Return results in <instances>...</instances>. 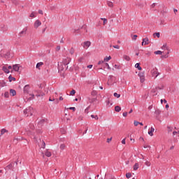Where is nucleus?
I'll return each mask as SVG.
<instances>
[{
    "label": "nucleus",
    "mask_w": 179,
    "mask_h": 179,
    "mask_svg": "<svg viewBox=\"0 0 179 179\" xmlns=\"http://www.w3.org/2000/svg\"><path fill=\"white\" fill-rule=\"evenodd\" d=\"M24 114L27 117H29V115L30 116L33 115V108L29 107V108H26L25 110H24Z\"/></svg>",
    "instance_id": "obj_1"
},
{
    "label": "nucleus",
    "mask_w": 179,
    "mask_h": 179,
    "mask_svg": "<svg viewBox=\"0 0 179 179\" xmlns=\"http://www.w3.org/2000/svg\"><path fill=\"white\" fill-rule=\"evenodd\" d=\"M34 126L33 124H31V127L27 130L28 135H34V132H32V131H34Z\"/></svg>",
    "instance_id": "obj_2"
},
{
    "label": "nucleus",
    "mask_w": 179,
    "mask_h": 179,
    "mask_svg": "<svg viewBox=\"0 0 179 179\" xmlns=\"http://www.w3.org/2000/svg\"><path fill=\"white\" fill-rule=\"evenodd\" d=\"M151 74L152 76H155V78H157L158 75H160V73H159V71H157V69H153L152 70H151Z\"/></svg>",
    "instance_id": "obj_3"
},
{
    "label": "nucleus",
    "mask_w": 179,
    "mask_h": 179,
    "mask_svg": "<svg viewBox=\"0 0 179 179\" xmlns=\"http://www.w3.org/2000/svg\"><path fill=\"white\" fill-rule=\"evenodd\" d=\"M71 62V58L66 57L63 59L62 64H64V68H66V65H68Z\"/></svg>",
    "instance_id": "obj_4"
},
{
    "label": "nucleus",
    "mask_w": 179,
    "mask_h": 179,
    "mask_svg": "<svg viewBox=\"0 0 179 179\" xmlns=\"http://www.w3.org/2000/svg\"><path fill=\"white\" fill-rule=\"evenodd\" d=\"M58 69L59 71H64V69H68V66H64V63H61L60 64H58Z\"/></svg>",
    "instance_id": "obj_5"
},
{
    "label": "nucleus",
    "mask_w": 179,
    "mask_h": 179,
    "mask_svg": "<svg viewBox=\"0 0 179 179\" xmlns=\"http://www.w3.org/2000/svg\"><path fill=\"white\" fill-rule=\"evenodd\" d=\"M13 166H15V163L11 162L10 164L5 167V170H12V169H13Z\"/></svg>",
    "instance_id": "obj_6"
},
{
    "label": "nucleus",
    "mask_w": 179,
    "mask_h": 179,
    "mask_svg": "<svg viewBox=\"0 0 179 179\" xmlns=\"http://www.w3.org/2000/svg\"><path fill=\"white\" fill-rule=\"evenodd\" d=\"M30 89V86L27 85L24 87V94H29V90Z\"/></svg>",
    "instance_id": "obj_7"
},
{
    "label": "nucleus",
    "mask_w": 179,
    "mask_h": 179,
    "mask_svg": "<svg viewBox=\"0 0 179 179\" xmlns=\"http://www.w3.org/2000/svg\"><path fill=\"white\" fill-rule=\"evenodd\" d=\"M39 26H41V22L40 20H37L34 22V27L35 29H38Z\"/></svg>",
    "instance_id": "obj_8"
},
{
    "label": "nucleus",
    "mask_w": 179,
    "mask_h": 179,
    "mask_svg": "<svg viewBox=\"0 0 179 179\" xmlns=\"http://www.w3.org/2000/svg\"><path fill=\"white\" fill-rule=\"evenodd\" d=\"M92 44L90 41H85L83 43V48H89V46Z\"/></svg>",
    "instance_id": "obj_9"
},
{
    "label": "nucleus",
    "mask_w": 179,
    "mask_h": 179,
    "mask_svg": "<svg viewBox=\"0 0 179 179\" xmlns=\"http://www.w3.org/2000/svg\"><path fill=\"white\" fill-rule=\"evenodd\" d=\"M20 66L19 64H15L13 66V69L15 71V72H19V69H20Z\"/></svg>",
    "instance_id": "obj_10"
},
{
    "label": "nucleus",
    "mask_w": 179,
    "mask_h": 179,
    "mask_svg": "<svg viewBox=\"0 0 179 179\" xmlns=\"http://www.w3.org/2000/svg\"><path fill=\"white\" fill-rule=\"evenodd\" d=\"M154 132H155V128L151 127L150 130L148 131V135H150V136H153V133Z\"/></svg>",
    "instance_id": "obj_11"
},
{
    "label": "nucleus",
    "mask_w": 179,
    "mask_h": 179,
    "mask_svg": "<svg viewBox=\"0 0 179 179\" xmlns=\"http://www.w3.org/2000/svg\"><path fill=\"white\" fill-rule=\"evenodd\" d=\"M26 31H27V28H24L23 30L20 32V37H22L23 34H26Z\"/></svg>",
    "instance_id": "obj_12"
},
{
    "label": "nucleus",
    "mask_w": 179,
    "mask_h": 179,
    "mask_svg": "<svg viewBox=\"0 0 179 179\" xmlns=\"http://www.w3.org/2000/svg\"><path fill=\"white\" fill-rule=\"evenodd\" d=\"M47 121H48V120L47 119H42L38 122V125L42 126L43 124H44V122H47Z\"/></svg>",
    "instance_id": "obj_13"
},
{
    "label": "nucleus",
    "mask_w": 179,
    "mask_h": 179,
    "mask_svg": "<svg viewBox=\"0 0 179 179\" xmlns=\"http://www.w3.org/2000/svg\"><path fill=\"white\" fill-rule=\"evenodd\" d=\"M143 41L144 43V45H148L149 44V38H143Z\"/></svg>",
    "instance_id": "obj_14"
},
{
    "label": "nucleus",
    "mask_w": 179,
    "mask_h": 179,
    "mask_svg": "<svg viewBox=\"0 0 179 179\" xmlns=\"http://www.w3.org/2000/svg\"><path fill=\"white\" fill-rule=\"evenodd\" d=\"M108 68V69H111V67H110V65H108V63H104L103 66L101 67V69H103V68Z\"/></svg>",
    "instance_id": "obj_15"
},
{
    "label": "nucleus",
    "mask_w": 179,
    "mask_h": 179,
    "mask_svg": "<svg viewBox=\"0 0 179 179\" xmlns=\"http://www.w3.org/2000/svg\"><path fill=\"white\" fill-rule=\"evenodd\" d=\"M2 70L3 71V72H5V73H9L10 72L9 69L6 66H3Z\"/></svg>",
    "instance_id": "obj_16"
},
{
    "label": "nucleus",
    "mask_w": 179,
    "mask_h": 179,
    "mask_svg": "<svg viewBox=\"0 0 179 179\" xmlns=\"http://www.w3.org/2000/svg\"><path fill=\"white\" fill-rule=\"evenodd\" d=\"M135 68L138 69V71H142V67H141V63H136L135 64Z\"/></svg>",
    "instance_id": "obj_17"
},
{
    "label": "nucleus",
    "mask_w": 179,
    "mask_h": 179,
    "mask_svg": "<svg viewBox=\"0 0 179 179\" xmlns=\"http://www.w3.org/2000/svg\"><path fill=\"white\" fill-rule=\"evenodd\" d=\"M10 96H16V90H10Z\"/></svg>",
    "instance_id": "obj_18"
},
{
    "label": "nucleus",
    "mask_w": 179,
    "mask_h": 179,
    "mask_svg": "<svg viewBox=\"0 0 179 179\" xmlns=\"http://www.w3.org/2000/svg\"><path fill=\"white\" fill-rule=\"evenodd\" d=\"M29 96H30L27 98V100H34V97L36 96L34 94H29Z\"/></svg>",
    "instance_id": "obj_19"
},
{
    "label": "nucleus",
    "mask_w": 179,
    "mask_h": 179,
    "mask_svg": "<svg viewBox=\"0 0 179 179\" xmlns=\"http://www.w3.org/2000/svg\"><path fill=\"white\" fill-rule=\"evenodd\" d=\"M97 100V98H88V101H90V103H94V101H96Z\"/></svg>",
    "instance_id": "obj_20"
},
{
    "label": "nucleus",
    "mask_w": 179,
    "mask_h": 179,
    "mask_svg": "<svg viewBox=\"0 0 179 179\" xmlns=\"http://www.w3.org/2000/svg\"><path fill=\"white\" fill-rule=\"evenodd\" d=\"M155 114L156 117H158L160 114H162V111L159 109L155 110Z\"/></svg>",
    "instance_id": "obj_21"
},
{
    "label": "nucleus",
    "mask_w": 179,
    "mask_h": 179,
    "mask_svg": "<svg viewBox=\"0 0 179 179\" xmlns=\"http://www.w3.org/2000/svg\"><path fill=\"white\" fill-rule=\"evenodd\" d=\"M43 65H44V63H43V62H38V63H37L36 64V69H40V66H43Z\"/></svg>",
    "instance_id": "obj_22"
},
{
    "label": "nucleus",
    "mask_w": 179,
    "mask_h": 179,
    "mask_svg": "<svg viewBox=\"0 0 179 179\" xmlns=\"http://www.w3.org/2000/svg\"><path fill=\"white\" fill-rule=\"evenodd\" d=\"M138 169H139V164L136 163V164H134V170L135 171H136V170H138Z\"/></svg>",
    "instance_id": "obj_23"
},
{
    "label": "nucleus",
    "mask_w": 179,
    "mask_h": 179,
    "mask_svg": "<svg viewBox=\"0 0 179 179\" xmlns=\"http://www.w3.org/2000/svg\"><path fill=\"white\" fill-rule=\"evenodd\" d=\"M8 80H9V82H12V80L15 82V80H16V78L15 77H12V75H10L8 77Z\"/></svg>",
    "instance_id": "obj_24"
},
{
    "label": "nucleus",
    "mask_w": 179,
    "mask_h": 179,
    "mask_svg": "<svg viewBox=\"0 0 179 179\" xmlns=\"http://www.w3.org/2000/svg\"><path fill=\"white\" fill-rule=\"evenodd\" d=\"M157 37V38H160V32H155L153 34V37Z\"/></svg>",
    "instance_id": "obj_25"
},
{
    "label": "nucleus",
    "mask_w": 179,
    "mask_h": 179,
    "mask_svg": "<svg viewBox=\"0 0 179 179\" xmlns=\"http://www.w3.org/2000/svg\"><path fill=\"white\" fill-rule=\"evenodd\" d=\"M114 78H115V77H114L113 76H109V77H108L109 83H111V82H113V80H114Z\"/></svg>",
    "instance_id": "obj_26"
},
{
    "label": "nucleus",
    "mask_w": 179,
    "mask_h": 179,
    "mask_svg": "<svg viewBox=\"0 0 179 179\" xmlns=\"http://www.w3.org/2000/svg\"><path fill=\"white\" fill-rule=\"evenodd\" d=\"M6 132H8V130H6V129H2L1 130L0 136H2V135H3L4 134H6Z\"/></svg>",
    "instance_id": "obj_27"
},
{
    "label": "nucleus",
    "mask_w": 179,
    "mask_h": 179,
    "mask_svg": "<svg viewBox=\"0 0 179 179\" xmlns=\"http://www.w3.org/2000/svg\"><path fill=\"white\" fill-rule=\"evenodd\" d=\"M115 111H116V113H120V111H121V108L118 106H115Z\"/></svg>",
    "instance_id": "obj_28"
},
{
    "label": "nucleus",
    "mask_w": 179,
    "mask_h": 179,
    "mask_svg": "<svg viewBox=\"0 0 179 179\" xmlns=\"http://www.w3.org/2000/svg\"><path fill=\"white\" fill-rule=\"evenodd\" d=\"M123 59H125L126 61H131V57L128 55H124Z\"/></svg>",
    "instance_id": "obj_29"
},
{
    "label": "nucleus",
    "mask_w": 179,
    "mask_h": 179,
    "mask_svg": "<svg viewBox=\"0 0 179 179\" xmlns=\"http://www.w3.org/2000/svg\"><path fill=\"white\" fill-rule=\"evenodd\" d=\"M45 94H44V92H41V94H36L35 96L36 97H43V96H45Z\"/></svg>",
    "instance_id": "obj_30"
},
{
    "label": "nucleus",
    "mask_w": 179,
    "mask_h": 179,
    "mask_svg": "<svg viewBox=\"0 0 179 179\" xmlns=\"http://www.w3.org/2000/svg\"><path fill=\"white\" fill-rule=\"evenodd\" d=\"M107 5L109 6V8H113V6H114V4L112 1H107Z\"/></svg>",
    "instance_id": "obj_31"
},
{
    "label": "nucleus",
    "mask_w": 179,
    "mask_h": 179,
    "mask_svg": "<svg viewBox=\"0 0 179 179\" xmlns=\"http://www.w3.org/2000/svg\"><path fill=\"white\" fill-rule=\"evenodd\" d=\"M6 85V83L3 80H0V86L1 87H3Z\"/></svg>",
    "instance_id": "obj_32"
},
{
    "label": "nucleus",
    "mask_w": 179,
    "mask_h": 179,
    "mask_svg": "<svg viewBox=\"0 0 179 179\" xmlns=\"http://www.w3.org/2000/svg\"><path fill=\"white\" fill-rule=\"evenodd\" d=\"M45 155L47 156V157H51V152L47 150L45 152Z\"/></svg>",
    "instance_id": "obj_33"
},
{
    "label": "nucleus",
    "mask_w": 179,
    "mask_h": 179,
    "mask_svg": "<svg viewBox=\"0 0 179 179\" xmlns=\"http://www.w3.org/2000/svg\"><path fill=\"white\" fill-rule=\"evenodd\" d=\"M154 54H155L156 55H162V54H163V52L160 51V50H157L154 52Z\"/></svg>",
    "instance_id": "obj_34"
},
{
    "label": "nucleus",
    "mask_w": 179,
    "mask_h": 179,
    "mask_svg": "<svg viewBox=\"0 0 179 179\" xmlns=\"http://www.w3.org/2000/svg\"><path fill=\"white\" fill-rule=\"evenodd\" d=\"M0 31H6V27L5 26H0Z\"/></svg>",
    "instance_id": "obj_35"
},
{
    "label": "nucleus",
    "mask_w": 179,
    "mask_h": 179,
    "mask_svg": "<svg viewBox=\"0 0 179 179\" xmlns=\"http://www.w3.org/2000/svg\"><path fill=\"white\" fill-rule=\"evenodd\" d=\"M113 96H114V97H116L117 99H120V97H121V94H117V92H115L113 94Z\"/></svg>",
    "instance_id": "obj_36"
},
{
    "label": "nucleus",
    "mask_w": 179,
    "mask_h": 179,
    "mask_svg": "<svg viewBox=\"0 0 179 179\" xmlns=\"http://www.w3.org/2000/svg\"><path fill=\"white\" fill-rule=\"evenodd\" d=\"M92 96H97V91L93 90L91 92Z\"/></svg>",
    "instance_id": "obj_37"
},
{
    "label": "nucleus",
    "mask_w": 179,
    "mask_h": 179,
    "mask_svg": "<svg viewBox=\"0 0 179 179\" xmlns=\"http://www.w3.org/2000/svg\"><path fill=\"white\" fill-rule=\"evenodd\" d=\"M110 59H111V56H109L108 57H105L103 61H104V62H108V61H110Z\"/></svg>",
    "instance_id": "obj_38"
},
{
    "label": "nucleus",
    "mask_w": 179,
    "mask_h": 179,
    "mask_svg": "<svg viewBox=\"0 0 179 179\" xmlns=\"http://www.w3.org/2000/svg\"><path fill=\"white\" fill-rule=\"evenodd\" d=\"M104 60H101L98 62V65H101V66H104Z\"/></svg>",
    "instance_id": "obj_39"
},
{
    "label": "nucleus",
    "mask_w": 179,
    "mask_h": 179,
    "mask_svg": "<svg viewBox=\"0 0 179 179\" xmlns=\"http://www.w3.org/2000/svg\"><path fill=\"white\" fill-rule=\"evenodd\" d=\"M126 177L127 178H131V177H132V173H126Z\"/></svg>",
    "instance_id": "obj_40"
},
{
    "label": "nucleus",
    "mask_w": 179,
    "mask_h": 179,
    "mask_svg": "<svg viewBox=\"0 0 179 179\" xmlns=\"http://www.w3.org/2000/svg\"><path fill=\"white\" fill-rule=\"evenodd\" d=\"M92 118H94L95 120H99V116L97 115H91Z\"/></svg>",
    "instance_id": "obj_41"
},
{
    "label": "nucleus",
    "mask_w": 179,
    "mask_h": 179,
    "mask_svg": "<svg viewBox=\"0 0 179 179\" xmlns=\"http://www.w3.org/2000/svg\"><path fill=\"white\" fill-rule=\"evenodd\" d=\"M138 76L139 78H143L145 76L143 72H140L138 73Z\"/></svg>",
    "instance_id": "obj_42"
},
{
    "label": "nucleus",
    "mask_w": 179,
    "mask_h": 179,
    "mask_svg": "<svg viewBox=\"0 0 179 179\" xmlns=\"http://www.w3.org/2000/svg\"><path fill=\"white\" fill-rule=\"evenodd\" d=\"M168 129V134H170V132H173V127H167Z\"/></svg>",
    "instance_id": "obj_43"
},
{
    "label": "nucleus",
    "mask_w": 179,
    "mask_h": 179,
    "mask_svg": "<svg viewBox=\"0 0 179 179\" xmlns=\"http://www.w3.org/2000/svg\"><path fill=\"white\" fill-rule=\"evenodd\" d=\"M4 97H6V99H8V97H9V92H6L4 93Z\"/></svg>",
    "instance_id": "obj_44"
},
{
    "label": "nucleus",
    "mask_w": 179,
    "mask_h": 179,
    "mask_svg": "<svg viewBox=\"0 0 179 179\" xmlns=\"http://www.w3.org/2000/svg\"><path fill=\"white\" fill-rule=\"evenodd\" d=\"M140 81H141V83H143V82H145V76L140 77Z\"/></svg>",
    "instance_id": "obj_45"
},
{
    "label": "nucleus",
    "mask_w": 179,
    "mask_h": 179,
    "mask_svg": "<svg viewBox=\"0 0 179 179\" xmlns=\"http://www.w3.org/2000/svg\"><path fill=\"white\" fill-rule=\"evenodd\" d=\"M65 148H66L65 144H62V145H60V149H61L62 150H64V149H65Z\"/></svg>",
    "instance_id": "obj_46"
},
{
    "label": "nucleus",
    "mask_w": 179,
    "mask_h": 179,
    "mask_svg": "<svg viewBox=\"0 0 179 179\" xmlns=\"http://www.w3.org/2000/svg\"><path fill=\"white\" fill-rule=\"evenodd\" d=\"M41 148L43 149H45V142H44V141H43L42 142Z\"/></svg>",
    "instance_id": "obj_47"
},
{
    "label": "nucleus",
    "mask_w": 179,
    "mask_h": 179,
    "mask_svg": "<svg viewBox=\"0 0 179 179\" xmlns=\"http://www.w3.org/2000/svg\"><path fill=\"white\" fill-rule=\"evenodd\" d=\"M75 93H76V91H75V90H73L71 91L70 94H71V96H73L75 94Z\"/></svg>",
    "instance_id": "obj_48"
},
{
    "label": "nucleus",
    "mask_w": 179,
    "mask_h": 179,
    "mask_svg": "<svg viewBox=\"0 0 179 179\" xmlns=\"http://www.w3.org/2000/svg\"><path fill=\"white\" fill-rule=\"evenodd\" d=\"M145 164V166H148V167H150V162L146 161Z\"/></svg>",
    "instance_id": "obj_49"
},
{
    "label": "nucleus",
    "mask_w": 179,
    "mask_h": 179,
    "mask_svg": "<svg viewBox=\"0 0 179 179\" xmlns=\"http://www.w3.org/2000/svg\"><path fill=\"white\" fill-rule=\"evenodd\" d=\"M134 125L135 127H138V125H139V122L135 120V121L134 122Z\"/></svg>",
    "instance_id": "obj_50"
},
{
    "label": "nucleus",
    "mask_w": 179,
    "mask_h": 179,
    "mask_svg": "<svg viewBox=\"0 0 179 179\" xmlns=\"http://www.w3.org/2000/svg\"><path fill=\"white\" fill-rule=\"evenodd\" d=\"M89 110H90V106H88V107L85 110V112L87 113V114H89Z\"/></svg>",
    "instance_id": "obj_51"
},
{
    "label": "nucleus",
    "mask_w": 179,
    "mask_h": 179,
    "mask_svg": "<svg viewBox=\"0 0 179 179\" xmlns=\"http://www.w3.org/2000/svg\"><path fill=\"white\" fill-rule=\"evenodd\" d=\"M101 20H103V24H107V19L101 18Z\"/></svg>",
    "instance_id": "obj_52"
},
{
    "label": "nucleus",
    "mask_w": 179,
    "mask_h": 179,
    "mask_svg": "<svg viewBox=\"0 0 179 179\" xmlns=\"http://www.w3.org/2000/svg\"><path fill=\"white\" fill-rule=\"evenodd\" d=\"M70 54H71V55H73V52H75V50H73V48H71L69 51Z\"/></svg>",
    "instance_id": "obj_53"
},
{
    "label": "nucleus",
    "mask_w": 179,
    "mask_h": 179,
    "mask_svg": "<svg viewBox=\"0 0 179 179\" xmlns=\"http://www.w3.org/2000/svg\"><path fill=\"white\" fill-rule=\"evenodd\" d=\"M61 133H62L63 135H64V134H66V131L65 129H61Z\"/></svg>",
    "instance_id": "obj_54"
},
{
    "label": "nucleus",
    "mask_w": 179,
    "mask_h": 179,
    "mask_svg": "<svg viewBox=\"0 0 179 179\" xmlns=\"http://www.w3.org/2000/svg\"><path fill=\"white\" fill-rule=\"evenodd\" d=\"M113 48H116L117 50H120V45H113Z\"/></svg>",
    "instance_id": "obj_55"
},
{
    "label": "nucleus",
    "mask_w": 179,
    "mask_h": 179,
    "mask_svg": "<svg viewBox=\"0 0 179 179\" xmlns=\"http://www.w3.org/2000/svg\"><path fill=\"white\" fill-rule=\"evenodd\" d=\"M35 13H36L32 12V13L30 14V17H35V15H34Z\"/></svg>",
    "instance_id": "obj_56"
},
{
    "label": "nucleus",
    "mask_w": 179,
    "mask_h": 179,
    "mask_svg": "<svg viewBox=\"0 0 179 179\" xmlns=\"http://www.w3.org/2000/svg\"><path fill=\"white\" fill-rule=\"evenodd\" d=\"M138 38V35H134L132 37V40H136Z\"/></svg>",
    "instance_id": "obj_57"
},
{
    "label": "nucleus",
    "mask_w": 179,
    "mask_h": 179,
    "mask_svg": "<svg viewBox=\"0 0 179 179\" xmlns=\"http://www.w3.org/2000/svg\"><path fill=\"white\" fill-rule=\"evenodd\" d=\"M41 92V90H35L34 93H37L36 94H40Z\"/></svg>",
    "instance_id": "obj_58"
},
{
    "label": "nucleus",
    "mask_w": 179,
    "mask_h": 179,
    "mask_svg": "<svg viewBox=\"0 0 179 179\" xmlns=\"http://www.w3.org/2000/svg\"><path fill=\"white\" fill-rule=\"evenodd\" d=\"M111 141H113V138H107L108 143H110V142H111Z\"/></svg>",
    "instance_id": "obj_59"
},
{
    "label": "nucleus",
    "mask_w": 179,
    "mask_h": 179,
    "mask_svg": "<svg viewBox=\"0 0 179 179\" xmlns=\"http://www.w3.org/2000/svg\"><path fill=\"white\" fill-rule=\"evenodd\" d=\"M59 50H61V46L57 45L56 48V51H59Z\"/></svg>",
    "instance_id": "obj_60"
},
{
    "label": "nucleus",
    "mask_w": 179,
    "mask_h": 179,
    "mask_svg": "<svg viewBox=\"0 0 179 179\" xmlns=\"http://www.w3.org/2000/svg\"><path fill=\"white\" fill-rule=\"evenodd\" d=\"M123 117H127V115H128V112H124L122 114Z\"/></svg>",
    "instance_id": "obj_61"
},
{
    "label": "nucleus",
    "mask_w": 179,
    "mask_h": 179,
    "mask_svg": "<svg viewBox=\"0 0 179 179\" xmlns=\"http://www.w3.org/2000/svg\"><path fill=\"white\" fill-rule=\"evenodd\" d=\"M69 110H73V111H75V110H76V108H75V107H70Z\"/></svg>",
    "instance_id": "obj_62"
},
{
    "label": "nucleus",
    "mask_w": 179,
    "mask_h": 179,
    "mask_svg": "<svg viewBox=\"0 0 179 179\" xmlns=\"http://www.w3.org/2000/svg\"><path fill=\"white\" fill-rule=\"evenodd\" d=\"M38 13L40 15H43V11L41 10H38Z\"/></svg>",
    "instance_id": "obj_63"
},
{
    "label": "nucleus",
    "mask_w": 179,
    "mask_h": 179,
    "mask_svg": "<svg viewBox=\"0 0 179 179\" xmlns=\"http://www.w3.org/2000/svg\"><path fill=\"white\" fill-rule=\"evenodd\" d=\"M122 143L123 145H125V138H124V139L122 141Z\"/></svg>",
    "instance_id": "obj_64"
}]
</instances>
